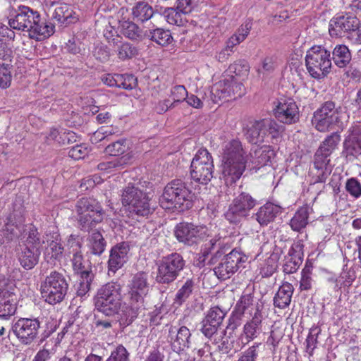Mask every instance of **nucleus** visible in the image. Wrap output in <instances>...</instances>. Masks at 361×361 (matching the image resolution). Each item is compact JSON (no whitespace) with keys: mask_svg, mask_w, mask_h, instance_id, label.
<instances>
[{"mask_svg":"<svg viewBox=\"0 0 361 361\" xmlns=\"http://www.w3.org/2000/svg\"><path fill=\"white\" fill-rule=\"evenodd\" d=\"M8 25L15 30L27 31L29 36L37 40L50 37L54 32V25L41 17L37 11L27 6H19L8 19Z\"/></svg>","mask_w":361,"mask_h":361,"instance_id":"obj_1","label":"nucleus"},{"mask_svg":"<svg viewBox=\"0 0 361 361\" xmlns=\"http://www.w3.org/2000/svg\"><path fill=\"white\" fill-rule=\"evenodd\" d=\"M162 199L159 204L165 210L183 212L192 207V194L180 179L173 180L165 186Z\"/></svg>","mask_w":361,"mask_h":361,"instance_id":"obj_2","label":"nucleus"},{"mask_svg":"<svg viewBox=\"0 0 361 361\" xmlns=\"http://www.w3.org/2000/svg\"><path fill=\"white\" fill-rule=\"evenodd\" d=\"M121 286L116 282H109L102 286L94 297L95 308L106 316L118 313L121 306Z\"/></svg>","mask_w":361,"mask_h":361,"instance_id":"obj_3","label":"nucleus"},{"mask_svg":"<svg viewBox=\"0 0 361 361\" xmlns=\"http://www.w3.org/2000/svg\"><path fill=\"white\" fill-rule=\"evenodd\" d=\"M68 286L69 284L63 274L52 271L41 282L42 298L50 305L59 304L65 299Z\"/></svg>","mask_w":361,"mask_h":361,"instance_id":"obj_4","label":"nucleus"},{"mask_svg":"<svg viewBox=\"0 0 361 361\" xmlns=\"http://www.w3.org/2000/svg\"><path fill=\"white\" fill-rule=\"evenodd\" d=\"M75 212L79 227L83 231H90L103 220L104 212L102 206L92 198L82 197L78 200Z\"/></svg>","mask_w":361,"mask_h":361,"instance_id":"obj_5","label":"nucleus"},{"mask_svg":"<svg viewBox=\"0 0 361 361\" xmlns=\"http://www.w3.org/2000/svg\"><path fill=\"white\" fill-rule=\"evenodd\" d=\"M284 128L271 118H264L251 122L244 128V135L248 142L258 145L264 141L266 136L272 139L279 137Z\"/></svg>","mask_w":361,"mask_h":361,"instance_id":"obj_6","label":"nucleus"},{"mask_svg":"<svg viewBox=\"0 0 361 361\" xmlns=\"http://www.w3.org/2000/svg\"><path fill=\"white\" fill-rule=\"evenodd\" d=\"M305 62L307 69L312 78H324L331 68L330 51L322 46H313L307 52Z\"/></svg>","mask_w":361,"mask_h":361,"instance_id":"obj_7","label":"nucleus"},{"mask_svg":"<svg viewBox=\"0 0 361 361\" xmlns=\"http://www.w3.org/2000/svg\"><path fill=\"white\" fill-rule=\"evenodd\" d=\"M315 128L320 132L343 128L341 111L332 101L324 102L314 113L312 120Z\"/></svg>","mask_w":361,"mask_h":361,"instance_id":"obj_8","label":"nucleus"},{"mask_svg":"<svg viewBox=\"0 0 361 361\" xmlns=\"http://www.w3.org/2000/svg\"><path fill=\"white\" fill-rule=\"evenodd\" d=\"M213 159L207 149L201 148L195 155L190 165V176L196 183L207 185L213 178Z\"/></svg>","mask_w":361,"mask_h":361,"instance_id":"obj_9","label":"nucleus"},{"mask_svg":"<svg viewBox=\"0 0 361 361\" xmlns=\"http://www.w3.org/2000/svg\"><path fill=\"white\" fill-rule=\"evenodd\" d=\"M258 204V201L249 192H241L234 197L225 218L231 224H238L246 218L250 212Z\"/></svg>","mask_w":361,"mask_h":361,"instance_id":"obj_10","label":"nucleus"},{"mask_svg":"<svg viewBox=\"0 0 361 361\" xmlns=\"http://www.w3.org/2000/svg\"><path fill=\"white\" fill-rule=\"evenodd\" d=\"M122 204L132 216H146L150 212L148 196L134 186L126 187L121 195Z\"/></svg>","mask_w":361,"mask_h":361,"instance_id":"obj_11","label":"nucleus"},{"mask_svg":"<svg viewBox=\"0 0 361 361\" xmlns=\"http://www.w3.org/2000/svg\"><path fill=\"white\" fill-rule=\"evenodd\" d=\"M247 257L241 252L233 249L228 254L224 256L221 261L214 267V271L221 280H226L231 277L238 270L244 267Z\"/></svg>","mask_w":361,"mask_h":361,"instance_id":"obj_12","label":"nucleus"},{"mask_svg":"<svg viewBox=\"0 0 361 361\" xmlns=\"http://www.w3.org/2000/svg\"><path fill=\"white\" fill-rule=\"evenodd\" d=\"M208 229L204 226L192 223L181 222L176 226L174 233L177 240L185 245L192 246L209 237Z\"/></svg>","mask_w":361,"mask_h":361,"instance_id":"obj_13","label":"nucleus"},{"mask_svg":"<svg viewBox=\"0 0 361 361\" xmlns=\"http://www.w3.org/2000/svg\"><path fill=\"white\" fill-rule=\"evenodd\" d=\"M40 322L37 318H20L12 326V331L19 342L30 345L37 337Z\"/></svg>","mask_w":361,"mask_h":361,"instance_id":"obj_14","label":"nucleus"},{"mask_svg":"<svg viewBox=\"0 0 361 361\" xmlns=\"http://www.w3.org/2000/svg\"><path fill=\"white\" fill-rule=\"evenodd\" d=\"M184 264L183 257L176 252L164 257L159 264V283L173 282L178 272L183 269Z\"/></svg>","mask_w":361,"mask_h":361,"instance_id":"obj_15","label":"nucleus"},{"mask_svg":"<svg viewBox=\"0 0 361 361\" xmlns=\"http://www.w3.org/2000/svg\"><path fill=\"white\" fill-rule=\"evenodd\" d=\"M356 26H360V20L356 16L348 14L338 16L330 20L329 32L331 37H342Z\"/></svg>","mask_w":361,"mask_h":361,"instance_id":"obj_16","label":"nucleus"},{"mask_svg":"<svg viewBox=\"0 0 361 361\" xmlns=\"http://www.w3.org/2000/svg\"><path fill=\"white\" fill-rule=\"evenodd\" d=\"M226 314V312L219 306L212 307L201 322L202 333L207 338H211L217 332Z\"/></svg>","mask_w":361,"mask_h":361,"instance_id":"obj_17","label":"nucleus"},{"mask_svg":"<svg viewBox=\"0 0 361 361\" xmlns=\"http://www.w3.org/2000/svg\"><path fill=\"white\" fill-rule=\"evenodd\" d=\"M274 113L278 121L285 124H292L299 121L298 107L291 99L279 102Z\"/></svg>","mask_w":361,"mask_h":361,"instance_id":"obj_18","label":"nucleus"},{"mask_svg":"<svg viewBox=\"0 0 361 361\" xmlns=\"http://www.w3.org/2000/svg\"><path fill=\"white\" fill-rule=\"evenodd\" d=\"M128 295L130 301L143 303L144 297L149 291L147 274L144 272L135 274L128 285Z\"/></svg>","mask_w":361,"mask_h":361,"instance_id":"obj_19","label":"nucleus"},{"mask_svg":"<svg viewBox=\"0 0 361 361\" xmlns=\"http://www.w3.org/2000/svg\"><path fill=\"white\" fill-rule=\"evenodd\" d=\"M162 334L169 333L170 342L173 348L177 350H183L189 348L190 344V331L186 326H181L178 331L176 327L166 324V327L161 330Z\"/></svg>","mask_w":361,"mask_h":361,"instance_id":"obj_20","label":"nucleus"},{"mask_svg":"<svg viewBox=\"0 0 361 361\" xmlns=\"http://www.w3.org/2000/svg\"><path fill=\"white\" fill-rule=\"evenodd\" d=\"M302 247L303 245L300 242L291 245L283 259V271L285 274H293L299 269L302 262Z\"/></svg>","mask_w":361,"mask_h":361,"instance_id":"obj_21","label":"nucleus"},{"mask_svg":"<svg viewBox=\"0 0 361 361\" xmlns=\"http://www.w3.org/2000/svg\"><path fill=\"white\" fill-rule=\"evenodd\" d=\"M222 177L225 184L232 185L243 175L246 161L222 160Z\"/></svg>","mask_w":361,"mask_h":361,"instance_id":"obj_22","label":"nucleus"},{"mask_svg":"<svg viewBox=\"0 0 361 361\" xmlns=\"http://www.w3.org/2000/svg\"><path fill=\"white\" fill-rule=\"evenodd\" d=\"M128 252L129 246L125 242L113 247L108 262L109 271L115 273L121 269L128 260Z\"/></svg>","mask_w":361,"mask_h":361,"instance_id":"obj_23","label":"nucleus"},{"mask_svg":"<svg viewBox=\"0 0 361 361\" xmlns=\"http://www.w3.org/2000/svg\"><path fill=\"white\" fill-rule=\"evenodd\" d=\"M281 212L282 208L280 206L268 202L260 207L252 217L260 226H264L273 222Z\"/></svg>","mask_w":361,"mask_h":361,"instance_id":"obj_24","label":"nucleus"},{"mask_svg":"<svg viewBox=\"0 0 361 361\" xmlns=\"http://www.w3.org/2000/svg\"><path fill=\"white\" fill-rule=\"evenodd\" d=\"M275 152L269 145H263L252 149L250 152V161L255 166H266L274 157Z\"/></svg>","mask_w":361,"mask_h":361,"instance_id":"obj_25","label":"nucleus"},{"mask_svg":"<svg viewBox=\"0 0 361 361\" xmlns=\"http://www.w3.org/2000/svg\"><path fill=\"white\" fill-rule=\"evenodd\" d=\"M40 251L37 246H27L19 254V262L21 266L27 269H32L39 262Z\"/></svg>","mask_w":361,"mask_h":361,"instance_id":"obj_26","label":"nucleus"},{"mask_svg":"<svg viewBox=\"0 0 361 361\" xmlns=\"http://www.w3.org/2000/svg\"><path fill=\"white\" fill-rule=\"evenodd\" d=\"M105 37L109 44L117 46L116 53L120 60H129L137 54V50L134 46L128 42H121L118 36L112 37L105 35Z\"/></svg>","mask_w":361,"mask_h":361,"instance_id":"obj_27","label":"nucleus"},{"mask_svg":"<svg viewBox=\"0 0 361 361\" xmlns=\"http://www.w3.org/2000/svg\"><path fill=\"white\" fill-rule=\"evenodd\" d=\"M244 154L241 142L232 140L225 146L222 160L246 161Z\"/></svg>","mask_w":361,"mask_h":361,"instance_id":"obj_28","label":"nucleus"},{"mask_svg":"<svg viewBox=\"0 0 361 361\" xmlns=\"http://www.w3.org/2000/svg\"><path fill=\"white\" fill-rule=\"evenodd\" d=\"M293 293V287L290 283H283L274 296V306L280 309L288 307L291 301Z\"/></svg>","mask_w":361,"mask_h":361,"instance_id":"obj_29","label":"nucleus"},{"mask_svg":"<svg viewBox=\"0 0 361 361\" xmlns=\"http://www.w3.org/2000/svg\"><path fill=\"white\" fill-rule=\"evenodd\" d=\"M312 208L308 205L301 207L295 213L290 221L291 228L295 231L300 232L308 224V218Z\"/></svg>","mask_w":361,"mask_h":361,"instance_id":"obj_30","label":"nucleus"},{"mask_svg":"<svg viewBox=\"0 0 361 361\" xmlns=\"http://www.w3.org/2000/svg\"><path fill=\"white\" fill-rule=\"evenodd\" d=\"M332 60L338 68H346L352 60L348 47L345 44H337L332 51Z\"/></svg>","mask_w":361,"mask_h":361,"instance_id":"obj_31","label":"nucleus"},{"mask_svg":"<svg viewBox=\"0 0 361 361\" xmlns=\"http://www.w3.org/2000/svg\"><path fill=\"white\" fill-rule=\"evenodd\" d=\"M262 314L257 311L252 319L245 324L243 332L248 341L257 338L262 332Z\"/></svg>","mask_w":361,"mask_h":361,"instance_id":"obj_32","label":"nucleus"},{"mask_svg":"<svg viewBox=\"0 0 361 361\" xmlns=\"http://www.w3.org/2000/svg\"><path fill=\"white\" fill-rule=\"evenodd\" d=\"M143 303L135 302L130 301L129 299V303L127 306L123 307L121 310L120 317V324L123 326L130 325L134 319L137 317L139 310L142 307Z\"/></svg>","mask_w":361,"mask_h":361,"instance_id":"obj_33","label":"nucleus"},{"mask_svg":"<svg viewBox=\"0 0 361 361\" xmlns=\"http://www.w3.org/2000/svg\"><path fill=\"white\" fill-rule=\"evenodd\" d=\"M343 155L352 161L361 155V139L346 137L343 142Z\"/></svg>","mask_w":361,"mask_h":361,"instance_id":"obj_34","label":"nucleus"},{"mask_svg":"<svg viewBox=\"0 0 361 361\" xmlns=\"http://www.w3.org/2000/svg\"><path fill=\"white\" fill-rule=\"evenodd\" d=\"M211 99L214 103L221 99H228L232 97L229 87V81H220L214 85L210 90Z\"/></svg>","mask_w":361,"mask_h":361,"instance_id":"obj_35","label":"nucleus"},{"mask_svg":"<svg viewBox=\"0 0 361 361\" xmlns=\"http://www.w3.org/2000/svg\"><path fill=\"white\" fill-rule=\"evenodd\" d=\"M88 246L92 254L100 255L104 251L106 241L100 232H92L88 238Z\"/></svg>","mask_w":361,"mask_h":361,"instance_id":"obj_36","label":"nucleus"},{"mask_svg":"<svg viewBox=\"0 0 361 361\" xmlns=\"http://www.w3.org/2000/svg\"><path fill=\"white\" fill-rule=\"evenodd\" d=\"M132 13L135 19L144 22L152 17L154 11L148 4L138 2L133 8Z\"/></svg>","mask_w":361,"mask_h":361,"instance_id":"obj_37","label":"nucleus"},{"mask_svg":"<svg viewBox=\"0 0 361 361\" xmlns=\"http://www.w3.org/2000/svg\"><path fill=\"white\" fill-rule=\"evenodd\" d=\"M17 288L13 281L8 279L0 280V299L11 300L18 302L16 295Z\"/></svg>","mask_w":361,"mask_h":361,"instance_id":"obj_38","label":"nucleus"},{"mask_svg":"<svg viewBox=\"0 0 361 361\" xmlns=\"http://www.w3.org/2000/svg\"><path fill=\"white\" fill-rule=\"evenodd\" d=\"M73 11L71 6L67 4H61L56 7L53 13V18L61 23H71V18Z\"/></svg>","mask_w":361,"mask_h":361,"instance_id":"obj_39","label":"nucleus"},{"mask_svg":"<svg viewBox=\"0 0 361 361\" xmlns=\"http://www.w3.org/2000/svg\"><path fill=\"white\" fill-rule=\"evenodd\" d=\"M341 135L338 132H334L328 135L321 143L319 149L326 154H331L341 142Z\"/></svg>","mask_w":361,"mask_h":361,"instance_id":"obj_40","label":"nucleus"},{"mask_svg":"<svg viewBox=\"0 0 361 361\" xmlns=\"http://www.w3.org/2000/svg\"><path fill=\"white\" fill-rule=\"evenodd\" d=\"M92 271H83L80 275V279L76 288L77 295L78 296H84L90 289L91 283L92 281Z\"/></svg>","mask_w":361,"mask_h":361,"instance_id":"obj_41","label":"nucleus"},{"mask_svg":"<svg viewBox=\"0 0 361 361\" xmlns=\"http://www.w3.org/2000/svg\"><path fill=\"white\" fill-rule=\"evenodd\" d=\"M14 299L2 300L0 299V318L8 319L11 316L14 315L17 310V301Z\"/></svg>","mask_w":361,"mask_h":361,"instance_id":"obj_42","label":"nucleus"},{"mask_svg":"<svg viewBox=\"0 0 361 361\" xmlns=\"http://www.w3.org/2000/svg\"><path fill=\"white\" fill-rule=\"evenodd\" d=\"M279 255L273 252L265 259L263 266L261 267L260 273L264 277L271 276L277 268V262L279 260Z\"/></svg>","mask_w":361,"mask_h":361,"instance_id":"obj_43","label":"nucleus"},{"mask_svg":"<svg viewBox=\"0 0 361 361\" xmlns=\"http://www.w3.org/2000/svg\"><path fill=\"white\" fill-rule=\"evenodd\" d=\"M130 159V156L125 155L121 158H116L111 161L101 162L98 164L97 168L100 171H111L113 169H118L126 164Z\"/></svg>","mask_w":361,"mask_h":361,"instance_id":"obj_44","label":"nucleus"},{"mask_svg":"<svg viewBox=\"0 0 361 361\" xmlns=\"http://www.w3.org/2000/svg\"><path fill=\"white\" fill-rule=\"evenodd\" d=\"M129 149L126 140L122 139L108 145L105 152L111 156H119L124 154Z\"/></svg>","mask_w":361,"mask_h":361,"instance_id":"obj_45","label":"nucleus"},{"mask_svg":"<svg viewBox=\"0 0 361 361\" xmlns=\"http://www.w3.org/2000/svg\"><path fill=\"white\" fill-rule=\"evenodd\" d=\"M183 14L177 8H165L162 16L171 25H181L183 24Z\"/></svg>","mask_w":361,"mask_h":361,"instance_id":"obj_46","label":"nucleus"},{"mask_svg":"<svg viewBox=\"0 0 361 361\" xmlns=\"http://www.w3.org/2000/svg\"><path fill=\"white\" fill-rule=\"evenodd\" d=\"M122 32L130 39H138L142 37V30L133 22L124 21L122 23Z\"/></svg>","mask_w":361,"mask_h":361,"instance_id":"obj_47","label":"nucleus"},{"mask_svg":"<svg viewBox=\"0 0 361 361\" xmlns=\"http://www.w3.org/2000/svg\"><path fill=\"white\" fill-rule=\"evenodd\" d=\"M118 87L132 90L137 85V80L132 74H116Z\"/></svg>","mask_w":361,"mask_h":361,"instance_id":"obj_48","label":"nucleus"},{"mask_svg":"<svg viewBox=\"0 0 361 361\" xmlns=\"http://www.w3.org/2000/svg\"><path fill=\"white\" fill-rule=\"evenodd\" d=\"M72 254L71 262L74 271L80 275L83 271H91L86 268V262L84 259L82 251H75Z\"/></svg>","mask_w":361,"mask_h":361,"instance_id":"obj_49","label":"nucleus"},{"mask_svg":"<svg viewBox=\"0 0 361 361\" xmlns=\"http://www.w3.org/2000/svg\"><path fill=\"white\" fill-rule=\"evenodd\" d=\"M194 288V282L188 279L184 285L178 290L176 295L175 300L179 305L185 302L191 295Z\"/></svg>","mask_w":361,"mask_h":361,"instance_id":"obj_50","label":"nucleus"},{"mask_svg":"<svg viewBox=\"0 0 361 361\" xmlns=\"http://www.w3.org/2000/svg\"><path fill=\"white\" fill-rule=\"evenodd\" d=\"M71 136L73 137L74 133L63 132L61 133L57 129H51L47 138L49 140L54 141L59 145H65L66 143H69Z\"/></svg>","mask_w":361,"mask_h":361,"instance_id":"obj_51","label":"nucleus"},{"mask_svg":"<svg viewBox=\"0 0 361 361\" xmlns=\"http://www.w3.org/2000/svg\"><path fill=\"white\" fill-rule=\"evenodd\" d=\"M63 247L56 240H52L45 250L44 255L47 258L58 259L63 255Z\"/></svg>","mask_w":361,"mask_h":361,"instance_id":"obj_52","label":"nucleus"},{"mask_svg":"<svg viewBox=\"0 0 361 361\" xmlns=\"http://www.w3.org/2000/svg\"><path fill=\"white\" fill-rule=\"evenodd\" d=\"M92 54L94 58L102 63L107 62L111 56L109 49L106 45L102 43H99L95 45Z\"/></svg>","mask_w":361,"mask_h":361,"instance_id":"obj_53","label":"nucleus"},{"mask_svg":"<svg viewBox=\"0 0 361 361\" xmlns=\"http://www.w3.org/2000/svg\"><path fill=\"white\" fill-rule=\"evenodd\" d=\"M12 66L9 63H3L0 65V87L6 88L11 85Z\"/></svg>","mask_w":361,"mask_h":361,"instance_id":"obj_54","label":"nucleus"},{"mask_svg":"<svg viewBox=\"0 0 361 361\" xmlns=\"http://www.w3.org/2000/svg\"><path fill=\"white\" fill-rule=\"evenodd\" d=\"M320 332L318 327H312L310 329L309 334L306 339V351L310 355H312L314 350L317 345V336Z\"/></svg>","mask_w":361,"mask_h":361,"instance_id":"obj_55","label":"nucleus"},{"mask_svg":"<svg viewBox=\"0 0 361 361\" xmlns=\"http://www.w3.org/2000/svg\"><path fill=\"white\" fill-rule=\"evenodd\" d=\"M313 183H324L330 175L331 171L327 167H315L311 169Z\"/></svg>","mask_w":361,"mask_h":361,"instance_id":"obj_56","label":"nucleus"},{"mask_svg":"<svg viewBox=\"0 0 361 361\" xmlns=\"http://www.w3.org/2000/svg\"><path fill=\"white\" fill-rule=\"evenodd\" d=\"M345 190L355 199H358L361 197V183L355 178H350L347 180Z\"/></svg>","mask_w":361,"mask_h":361,"instance_id":"obj_57","label":"nucleus"},{"mask_svg":"<svg viewBox=\"0 0 361 361\" xmlns=\"http://www.w3.org/2000/svg\"><path fill=\"white\" fill-rule=\"evenodd\" d=\"M229 70L236 75H247L250 71V66L245 60H238L230 65Z\"/></svg>","mask_w":361,"mask_h":361,"instance_id":"obj_58","label":"nucleus"},{"mask_svg":"<svg viewBox=\"0 0 361 361\" xmlns=\"http://www.w3.org/2000/svg\"><path fill=\"white\" fill-rule=\"evenodd\" d=\"M253 297L250 294H245L240 297L235 305L236 313L241 317L245 311L252 304Z\"/></svg>","mask_w":361,"mask_h":361,"instance_id":"obj_59","label":"nucleus"},{"mask_svg":"<svg viewBox=\"0 0 361 361\" xmlns=\"http://www.w3.org/2000/svg\"><path fill=\"white\" fill-rule=\"evenodd\" d=\"M89 153L87 147L82 145H77L68 151V156L75 160L84 159Z\"/></svg>","mask_w":361,"mask_h":361,"instance_id":"obj_60","label":"nucleus"},{"mask_svg":"<svg viewBox=\"0 0 361 361\" xmlns=\"http://www.w3.org/2000/svg\"><path fill=\"white\" fill-rule=\"evenodd\" d=\"M252 27V20H248L245 21L233 34L240 42H243L250 33Z\"/></svg>","mask_w":361,"mask_h":361,"instance_id":"obj_61","label":"nucleus"},{"mask_svg":"<svg viewBox=\"0 0 361 361\" xmlns=\"http://www.w3.org/2000/svg\"><path fill=\"white\" fill-rule=\"evenodd\" d=\"M106 361H128V353L123 345H118Z\"/></svg>","mask_w":361,"mask_h":361,"instance_id":"obj_62","label":"nucleus"},{"mask_svg":"<svg viewBox=\"0 0 361 361\" xmlns=\"http://www.w3.org/2000/svg\"><path fill=\"white\" fill-rule=\"evenodd\" d=\"M259 345L261 343H255L253 345L248 348L242 353L238 361H256L258 356L257 348Z\"/></svg>","mask_w":361,"mask_h":361,"instance_id":"obj_63","label":"nucleus"},{"mask_svg":"<svg viewBox=\"0 0 361 361\" xmlns=\"http://www.w3.org/2000/svg\"><path fill=\"white\" fill-rule=\"evenodd\" d=\"M173 104L183 102L188 97V91L183 85H176L171 90Z\"/></svg>","mask_w":361,"mask_h":361,"instance_id":"obj_64","label":"nucleus"}]
</instances>
